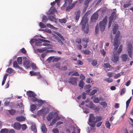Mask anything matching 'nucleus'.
Listing matches in <instances>:
<instances>
[{"label": "nucleus", "mask_w": 133, "mask_h": 133, "mask_svg": "<svg viewBox=\"0 0 133 133\" xmlns=\"http://www.w3.org/2000/svg\"><path fill=\"white\" fill-rule=\"evenodd\" d=\"M90 14L88 11L84 14L83 17L79 25H81V29L84 31V32L87 34L89 31V25L88 24V16Z\"/></svg>", "instance_id": "obj_1"}, {"label": "nucleus", "mask_w": 133, "mask_h": 133, "mask_svg": "<svg viewBox=\"0 0 133 133\" xmlns=\"http://www.w3.org/2000/svg\"><path fill=\"white\" fill-rule=\"evenodd\" d=\"M120 34V32L118 31L116 34L114 39V41L113 43V45L114 46V50H116L119 45V43L118 42V38Z\"/></svg>", "instance_id": "obj_2"}, {"label": "nucleus", "mask_w": 133, "mask_h": 133, "mask_svg": "<svg viewBox=\"0 0 133 133\" xmlns=\"http://www.w3.org/2000/svg\"><path fill=\"white\" fill-rule=\"evenodd\" d=\"M107 22V17L105 16L103 20L99 23V27L100 30L102 31H104L105 28V25Z\"/></svg>", "instance_id": "obj_3"}, {"label": "nucleus", "mask_w": 133, "mask_h": 133, "mask_svg": "<svg viewBox=\"0 0 133 133\" xmlns=\"http://www.w3.org/2000/svg\"><path fill=\"white\" fill-rule=\"evenodd\" d=\"M132 44L131 43H129L127 45V51H128V54L129 57L131 58L132 55Z\"/></svg>", "instance_id": "obj_4"}, {"label": "nucleus", "mask_w": 133, "mask_h": 133, "mask_svg": "<svg viewBox=\"0 0 133 133\" xmlns=\"http://www.w3.org/2000/svg\"><path fill=\"white\" fill-rule=\"evenodd\" d=\"M77 77H71L70 79L68 82L72 85L76 86L77 85Z\"/></svg>", "instance_id": "obj_5"}, {"label": "nucleus", "mask_w": 133, "mask_h": 133, "mask_svg": "<svg viewBox=\"0 0 133 133\" xmlns=\"http://www.w3.org/2000/svg\"><path fill=\"white\" fill-rule=\"evenodd\" d=\"M98 14L97 13H94L92 15L91 18V22H94L96 21L98 17Z\"/></svg>", "instance_id": "obj_6"}, {"label": "nucleus", "mask_w": 133, "mask_h": 133, "mask_svg": "<svg viewBox=\"0 0 133 133\" xmlns=\"http://www.w3.org/2000/svg\"><path fill=\"white\" fill-rule=\"evenodd\" d=\"M103 67L105 68H106L105 70L106 71H110L113 68V67L109 64L108 63H104L103 65Z\"/></svg>", "instance_id": "obj_7"}, {"label": "nucleus", "mask_w": 133, "mask_h": 133, "mask_svg": "<svg viewBox=\"0 0 133 133\" xmlns=\"http://www.w3.org/2000/svg\"><path fill=\"white\" fill-rule=\"evenodd\" d=\"M81 14V11L80 10H78L77 11H75V18L76 21L75 22H77L78 20H79Z\"/></svg>", "instance_id": "obj_8"}, {"label": "nucleus", "mask_w": 133, "mask_h": 133, "mask_svg": "<svg viewBox=\"0 0 133 133\" xmlns=\"http://www.w3.org/2000/svg\"><path fill=\"white\" fill-rule=\"evenodd\" d=\"M24 66L26 68H28L30 67V64L29 61L26 60L24 61L23 63Z\"/></svg>", "instance_id": "obj_9"}, {"label": "nucleus", "mask_w": 133, "mask_h": 133, "mask_svg": "<svg viewBox=\"0 0 133 133\" xmlns=\"http://www.w3.org/2000/svg\"><path fill=\"white\" fill-rule=\"evenodd\" d=\"M13 127L15 129L19 130L21 128V125L18 122H15L13 124Z\"/></svg>", "instance_id": "obj_10"}, {"label": "nucleus", "mask_w": 133, "mask_h": 133, "mask_svg": "<svg viewBox=\"0 0 133 133\" xmlns=\"http://www.w3.org/2000/svg\"><path fill=\"white\" fill-rule=\"evenodd\" d=\"M96 117H95L93 114L90 115L89 121L90 122L92 123L94 122L95 121Z\"/></svg>", "instance_id": "obj_11"}, {"label": "nucleus", "mask_w": 133, "mask_h": 133, "mask_svg": "<svg viewBox=\"0 0 133 133\" xmlns=\"http://www.w3.org/2000/svg\"><path fill=\"white\" fill-rule=\"evenodd\" d=\"M16 119L19 122L24 121L25 120V118L23 116H18L16 118Z\"/></svg>", "instance_id": "obj_12"}, {"label": "nucleus", "mask_w": 133, "mask_h": 133, "mask_svg": "<svg viewBox=\"0 0 133 133\" xmlns=\"http://www.w3.org/2000/svg\"><path fill=\"white\" fill-rule=\"evenodd\" d=\"M28 96L30 97H34L36 96V95L34 92L31 91H29L27 92Z\"/></svg>", "instance_id": "obj_13"}, {"label": "nucleus", "mask_w": 133, "mask_h": 133, "mask_svg": "<svg viewBox=\"0 0 133 133\" xmlns=\"http://www.w3.org/2000/svg\"><path fill=\"white\" fill-rule=\"evenodd\" d=\"M41 129L42 132L44 133L46 132L47 131V129L44 124H42L41 127Z\"/></svg>", "instance_id": "obj_14"}, {"label": "nucleus", "mask_w": 133, "mask_h": 133, "mask_svg": "<svg viewBox=\"0 0 133 133\" xmlns=\"http://www.w3.org/2000/svg\"><path fill=\"white\" fill-rule=\"evenodd\" d=\"M54 115L52 113H50L48 114L46 117L47 120L48 121H50L52 119Z\"/></svg>", "instance_id": "obj_15"}, {"label": "nucleus", "mask_w": 133, "mask_h": 133, "mask_svg": "<svg viewBox=\"0 0 133 133\" xmlns=\"http://www.w3.org/2000/svg\"><path fill=\"white\" fill-rule=\"evenodd\" d=\"M49 20L50 21H53L55 22H56V20L55 17L52 16H50L48 17Z\"/></svg>", "instance_id": "obj_16"}, {"label": "nucleus", "mask_w": 133, "mask_h": 133, "mask_svg": "<svg viewBox=\"0 0 133 133\" xmlns=\"http://www.w3.org/2000/svg\"><path fill=\"white\" fill-rule=\"evenodd\" d=\"M123 61L126 62L128 59V56L127 54H123L121 56Z\"/></svg>", "instance_id": "obj_17"}, {"label": "nucleus", "mask_w": 133, "mask_h": 133, "mask_svg": "<svg viewBox=\"0 0 133 133\" xmlns=\"http://www.w3.org/2000/svg\"><path fill=\"white\" fill-rule=\"evenodd\" d=\"M56 11V10L54 8H53V7H51L49 10V14H52L54 13Z\"/></svg>", "instance_id": "obj_18"}, {"label": "nucleus", "mask_w": 133, "mask_h": 133, "mask_svg": "<svg viewBox=\"0 0 133 133\" xmlns=\"http://www.w3.org/2000/svg\"><path fill=\"white\" fill-rule=\"evenodd\" d=\"M77 2V1H75L74 3H72L71 5L69 7H68L66 9V11L68 10L69 9H72L75 6V5Z\"/></svg>", "instance_id": "obj_19"}, {"label": "nucleus", "mask_w": 133, "mask_h": 133, "mask_svg": "<svg viewBox=\"0 0 133 133\" xmlns=\"http://www.w3.org/2000/svg\"><path fill=\"white\" fill-rule=\"evenodd\" d=\"M31 128L32 131L34 133H36L37 132V129L36 128V124L32 125L31 127Z\"/></svg>", "instance_id": "obj_20"}, {"label": "nucleus", "mask_w": 133, "mask_h": 133, "mask_svg": "<svg viewBox=\"0 0 133 133\" xmlns=\"http://www.w3.org/2000/svg\"><path fill=\"white\" fill-rule=\"evenodd\" d=\"M118 25L117 24H115L113 30V34H116L117 31L118 29Z\"/></svg>", "instance_id": "obj_21"}, {"label": "nucleus", "mask_w": 133, "mask_h": 133, "mask_svg": "<svg viewBox=\"0 0 133 133\" xmlns=\"http://www.w3.org/2000/svg\"><path fill=\"white\" fill-rule=\"evenodd\" d=\"M116 13L115 11H113L111 13V15L109 17V19L113 20L114 16H115V18H116Z\"/></svg>", "instance_id": "obj_22"}, {"label": "nucleus", "mask_w": 133, "mask_h": 133, "mask_svg": "<svg viewBox=\"0 0 133 133\" xmlns=\"http://www.w3.org/2000/svg\"><path fill=\"white\" fill-rule=\"evenodd\" d=\"M119 59V56H118L115 55L113 58L112 59V61L114 62H116L118 61Z\"/></svg>", "instance_id": "obj_23"}, {"label": "nucleus", "mask_w": 133, "mask_h": 133, "mask_svg": "<svg viewBox=\"0 0 133 133\" xmlns=\"http://www.w3.org/2000/svg\"><path fill=\"white\" fill-rule=\"evenodd\" d=\"M102 119V116H97L96 117V120L95 121V123L97 122H99Z\"/></svg>", "instance_id": "obj_24"}, {"label": "nucleus", "mask_w": 133, "mask_h": 133, "mask_svg": "<svg viewBox=\"0 0 133 133\" xmlns=\"http://www.w3.org/2000/svg\"><path fill=\"white\" fill-rule=\"evenodd\" d=\"M8 111L10 115H14L15 113L16 110L14 109H12L10 110H9Z\"/></svg>", "instance_id": "obj_25"}, {"label": "nucleus", "mask_w": 133, "mask_h": 133, "mask_svg": "<svg viewBox=\"0 0 133 133\" xmlns=\"http://www.w3.org/2000/svg\"><path fill=\"white\" fill-rule=\"evenodd\" d=\"M13 65L14 67L15 68H17L19 69H21V68L18 65L16 61H14L13 63Z\"/></svg>", "instance_id": "obj_26"}, {"label": "nucleus", "mask_w": 133, "mask_h": 133, "mask_svg": "<svg viewBox=\"0 0 133 133\" xmlns=\"http://www.w3.org/2000/svg\"><path fill=\"white\" fill-rule=\"evenodd\" d=\"M131 97L129 98L127 101L126 102V109L129 106V103H130L131 99Z\"/></svg>", "instance_id": "obj_27"}, {"label": "nucleus", "mask_w": 133, "mask_h": 133, "mask_svg": "<svg viewBox=\"0 0 133 133\" xmlns=\"http://www.w3.org/2000/svg\"><path fill=\"white\" fill-rule=\"evenodd\" d=\"M8 129L5 128L2 129L0 132V133H8Z\"/></svg>", "instance_id": "obj_28"}, {"label": "nucleus", "mask_w": 133, "mask_h": 133, "mask_svg": "<svg viewBox=\"0 0 133 133\" xmlns=\"http://www.w3.org/2000/svg\"><path fill=\"white\" fill-rule=\"evenodd\" d=\"M89 108L92 109H94L95 107V105L92 102L90 103L89 104Z\"/></svg>", "instance_id": "obj_29"}, {"label": "nucleus", "mask_w": 133, "mask_h": 133, "mask_svg": "<svg viewBox=\"0 0 133 133\" xmlns=\"http://www.w3.org/2000/svg\"><path fill=\"white\" fill-rule=\"evenodd\" d=\"M82 52L83 53V54L85 55H89L90 54V51L88 50H83L82 51Z\"/></svg>", "instance_id": "obj_30"}, {"label": "nucleus", "mask_w": 133, "mask_h": 133, "mask_svg": "<svg viewBox=\"0 0 133 133\" xmlns=\"http://www.w3.org/2000/svg\"><path fill=\"white\" fill-rule=\"evenodd\" d=\"M84 82L83 81H82V80H80L78 85L79 87H81L82 88H83L84 86Z\"/></svg>", "instance_id": "obj_31"}, {"label": "nucleus", "mask_w": 133, "mask_h": 133, "mask_svg": "<svg viewBox=\"0 0 133 133\" xmlns=\"http://www.w3.org/2000/svg\"><path fill=\"white\" fill-rule=\"evenodd\" d=\"M105 125L106 127H107V128L109 129H110L111 124L109 123V121H108L106 122L105 123Z\"/></svg>", "instance_id": "obj_32"}, {"label": "nucleus", "mask_w": 133, "mask_h": 133, "mask_svg": "<svg viewBox=\"0 0 133 133\" xmlns=\"http://www.w3.org/2000/svg\"><path fill=\"white\" fill-rule=\"evenodd\" d=\"M61 58L60 57H54L53 58L52 60L53 62H57Z\"/></svg>", "instance_id": "obj_33"}, {"label": "nucleus", "mask_w": 133, "mask_h": 133, "mask_svg": "<svg viewBox=\"0 0 133 133\" xmlns=\"http://www.w3.org/2000/svg\"><path fill=\"white\" fill-rule=\"evenodd\" d=\"M36 108V106L34 104H32L31 105V109L32 111H34Z\"/></svg>", "instance_id": "obj_34"}, {"label": "nucleus", "mask_w": 133, "mask_h": 133, "mask_svg": "<svg viewBox=\"0 0 133 133\" xmlns=\"http://www.w3.org/2000/svg\"><path fill=\"white\" fill-rule=\"evenodd\" d=\"M59 22L61 23H65L66 22V19L64 18L63 19H60L59 20Z\"/></svg>", "instance_id": "obj_35"}, {"label": "nucleus", "mask_w": 133, "mask_h": 133, "mask_svg": "<svg viewBox=\"0 0 133 133\" xmlns=\"http://www.w3.org/2000/svg\"><path fill=\"white\" fill-rule=\"evenodd\" d=\"M48 21V19L46 16L45 15L43 16L42 17V21L44 22H46Z\"/></svg>", "instance_id": "obj_36"}, {"label": "nucleus", "mask_w": 133, "mask_h": 133, "mask_svg": "<svg viewBox=\"0 0 133 133\" xmlns=\"http://www.w3.org/2000/svg\"><path fill=\"white\" fill-rule=\"evenodd\" d=\"M17 61L18 62V64H22V58L21 57H19L17 59Z\"/></svg>", "instance_id": "obj_37"}, {"label": "nucleus", "mask_w": 133, "mask_h": 133, "mask_svg": "<svg viewBox=\"0 0 133 133\" xmlns=\"http://www.w3.org/2000/svg\"><path fill=\"white\" fill-rule=\"evenodd\" d=\"M31 66L33 70H35L37 68L36 67V64H34V63H32L31 64Z\"/></svg>", "instance_id": "obj_38"}, {"label": "nucleus", "mask_w": 133, "mask_h": 133, "mask_svg": "<svg viewBox=\"0 0 133 133\" xmlns=\"http://www.w3.org/2000/svg\"><path fill=\"white\" fill-rule=\"evenodd\" d=\"M100 109V108L99 107H96L94 109L96 113H97L99 111Z\"/></svg>", "instance_id": "obj_39"}, {"label": "nucleus", "mask_w": 133, "mask_h": 133, "mask_svg": "<svg viewBox=\"0 0 133 133\" xmlns=\"http://www.w3.org/2000/svg\"><path fill=\"white\" fill-rule=\"evenodd\" d=\"M104 81L108 83H111L113 81V79L110 78H106L104 80Z\"/></svg>", "instance_id": "obj_40"}, {"label": "nucleus", "mask_w": 133, "mask_h": 133, "mask_svg": "<svg viewBox=\"0 0 133 133\" xmlns=\"http://www.w3.org/2000/svg\"><path fill=\"white\" fill-rule=\"evenodd\" d=\"M101 105L103 106L104 108H105L107 106V104L105 102H103L100 103Z\"/></svg>", "instance_id": "obj_41"}, {"label": "nucleus", "mask_w": 133, "mask_h": 133, "mask_svg": "<svg viewBox=\"0 0 133 133\" xmlns=\"http://www.w3.org/2000/svg\"><path fill=\"white\" fill-rule=\"evenodd\" d=\"M41 43L39 42V40H38L36 39V41L35 45L36 46H40L41 45Z\"/></svg>", "instance_id": "obj_42"}, {"label": "nucleus", "mask_w": 133, "mask_h": 133, "mask_svg": "<svg viewBox=\"0 0 133 133\" xmlns=\"http://www.w3.org/2000/svg\"><path fill=\"white\" fill-rule=\"evenodd\" d=\"M14 71L11 68H8L6 70V72L9 73H11L13 71Z\"/></svg>", "instance_id": "obj_43"}, {"label": "nucleus", "mask_w": 133, "mask_h": 133, "mask_svg": "<svg viewBox=\"0 0 133 133\" xmlns=\"http://www.w3.org/2000/svg\"><path fill=\"white\" fill-rule=\"evenodd\" d=\"M92 0H85L84 2V4L88 6L90 2Z\"/></svg>", "instance_id": "obj_44"}, {"label": "nucleus", "mask_w": 133, "mask_h": 133, "mask_svg": "<svg viewBox=\"0 0 133 133\" xmlns=\"http://www.w3.org/2000/svg\"><path fill=\"white\" fill-rule=\"evenodd\" d=\"M39 26L41 28H44L46 27V25L41 22H40L39 24Z\"/></svg>", "instance_id": "obj_45"}, {"label": "nucleus", "mask_w": 133, "mask_h": 133, "mask_svg": "<svg viewBox=\"0 0 133 133\" xmlns=\"http://www.w3.org/2000/svg\"><path fill=\"white\" fill-rule=\"evenodd\" d=\"M99 100L98 98L95 97L93 100V102L95 103H99Z\"/></svg>", "instance_id": "obj_46"}, {"label": "nucleus", "mask_w": 133, "mask_h": 133, "mask_svg": "<svg viewBox=\"0 0 133 133\" xmlns=\"http://www.w3.org/2000/svg\"><path fill=\"white\" fill-rule=\"evenodd\" d=\"M57 35L61 38L63 41H64L65 40L63 36L59 33H57Z\"/></svg>", "instance_id": "obj_47"}, {"label": "nucleus", "mask_w": 133, "mask_h": 133, "mask_svg": "<svg viewBox=\"0 0 133 133\" xmlns=\"http://www.w3.org/2000/svg\"><path fill=\"white\" fill-rule=\"evenodd\" d=\"M122 45H121L117 50V52L118 54H119L122 51Z\"/></svg>", "instance_id": "obj_48"}, {"label": "nucleus", "mask_w": 133, "mask_h": 133, "mask_svg": "<svg viewBox=\"0 0 133 133\" xmlns=\"http://www.w3.org/2000/svg\"><path fill=\"white\" fill-rule=\"evenodd\" d=\"M38 40L39 41H41L42 42H43L47 43H49V41H48L47 40H44V39H41L40 38L38 39Z\"/></svg>", "instance_id": "obj_49"}, {"label": "nucleus", "mask_w": 133, "mask_h": 133, "mask_svg": "<svg viewBox=\"0 0 133 133\" xmlns=\"http://www.w3.org/2000/svg\"><path fill=\"white\" fill-rule=\"evenodd\" d=\"M67 69V68L66 67V66H61L60 69V70H66Z\"/></svg>", "instance_id": "obj_50"}, {"label": "nucleus", "mask_w": 133, "mask_h": 133, "mask_svg": "<svg viewBox=\"0 0 133 133\" xmlns=\"http://www.w3.org/2000/svg\"><path fill=\"white\" fill-rule=\"evenodd\" d=\"M82 40L83 42L85 43H87L89 42V39L86 38H83Z\"/></svg>", "instance_id": "obj_51"}, {"label": "nucleus", "mask_w": 133, "mask_h": 133, "mask_svg": "<svg viewBox=\"0 0 133 133\" xmlns=\"http://www.w3.org/2000/svg\"><path fill=\"white\" fill-rule=\"evenodd\" d=\"M36 41V39H32L30 41V42L31 44H34Z\"/></svg>", "instance_id": "obj_52"}, {"label": "nucleus", "mask_w": 133, "mask_h": 133, "mask_svg": "<svg viewBox=\"0 0 133 133\" xmlns=\"http://www.w3.org/2000/svg\"><path fill=\"white\" fill-rule=\"evenodd\" d=\"M131 4L130 3H129L128 4H125L124 5L123 7L124 8H126L129 6H130L131 5Z\"/></svg>", "instance_id": "obj_53"}, {"label": "nucleus", "mask_w": 133, "mask_h": 133, "mask_svg": "<svg viewBox=\"0 0 133 133\" xmlns=\"http://www.w3.org/2000/svg\"><path fill=\"white\" fill-rule=\"evenodd\" d=\"M76 42L78 44H80L81 42V39L78 38H77L76 39Z\"/></svg>", "instance_id": "obj_54"}, {"label": "nucleus", "mask_w": 133, "mask_h": 133, "mask_svg": "<svg viewBox=\"0 0 133 133\" xmlns=\"http://www.w3.org/2000/svg\"><path fill=\"white\" fill-rule=\"evenodd\" d=\"M95 31L96 34H97L99 32V27L98 25H96L95 27Z\"/></svg>", "instance_id": "obj_55"}, {"label": "nucleus", "mask_w": 133, "mask_h": 133, "mask_svg": "<svg viewBox=\"0 0 133 133\" xmlns=\"http://www.w3.org/2000/svg\"><path fill=\"white\" fill-rule=\"evenodd\" d=\"M97 64V61L95 60H93L92 62V64L93 66H96Z\"/></svg>", "instance_id": "obj_56"}, {"label": "nucleus", "mask_w": 133, "mask_h": 133, "mask_svg": "<svg viewBox=\"0 0 133 133\" xmlns=\"http://www.w3.org/2000/svg\"><path fill=\"white\" fill-rule=\"evenodd\" d=\"M27 127L25 124H23L22 125L21 128L22 130H25L26 129Z\"/></svg>", "instance_id": "obj_57"}, {"label": "nucleus", "mask_w": 133, "mask_h": 133, "mask_svg": "<svg viewBox=\"0 0 133 133\" xmlns=\"http://www.w3.org/2000/svg\"><path fill=\"white\" fill-rule=\"evenodd\" d=\"M21 52L23 54H25L26 52V51L24 48H22L20 50Z\"/></svg>", "instance_id": "obj_58"}, {"label": "nucleus", "mask_w": 133, "mask_h": 133, "mask_svg": "<svg viewBox=\"0 0 133 133\" xmlns=\"http://www.w3.org/2000/svg\"><path fill=\"white\" fill-rule=\"evenodd\" d=\"M97 90L96 89L92 90L91 93L90 94L91 95H94L97 92Z\"/></svg>", "instance_id": "obj_59"}, {"label": "nucleus", "mask_w": 133, "mask_h": 133, "mask_svg": "<svg viewBox=\"0 0 133 133\" xmlns=\"http://www.w3.org/2000/svg\"><path fill=\"white\" fill-rule=\"evenodd\" d=\"M31 101L33 102L37 101V98L35 97H32L31 98Z\"/></svg>", "instance_id": "obj_60"}, {"label": "nucleus", "mask_w": 133, "mask_h": 133, "mask_svg": "<svg viewBox=\"0 0 133 133\" xmlns=\"http://www.w3.org/2000/svg\"><path fill=\"white\" fill-rule=\"evenodd\" d=\"M55 66L56 67L58 68L59 70H60V69L61 68L60 67V63H57L55 64Z\"/></svg>", "instance_id": "obj_61"}, {"label": "nucleus", "mask_w": 133, "mask_h": 133, "mask_svg": "<svg viewBox=\"0 0 133 133\" xmlns=\"http://www.w3.org/2000/svg\"><path fill=\"white\" fill-rule=\"evenodd\" d=\"M80 78L81 79V80L83 81V80H84L85 79V76L81 74L80 75Z\"/></svg>", "instance_id": "obj_62"}, {"label": "nucleus", "mask_w": 133, "mask_h": 133, "mask_svg": "<svg viewBox=\"0 0 133 133\" xmlns=\"http://www.w3.org/2000/svg\"><path fill=\"white\" fill-rule=\"evenodd\" d=\"M113 73L112 72H110L107 73V75L110 78L112 77Z\"/></svg>", "instance_id": "obj_63"}, {"label": "nucleus", "mask_w": 133, "mask_h": 133, "mask_svg": "<svg viewBox=\"0 0 133 133\" xmlns=\"http://www.w3.org/2000/svg\"><path fill=\"white\" fill-rule=\"evenodd\" d=\"M30 73L31 76L36 75L37 74L36 72H35L32 71H30Z\"/></svg>", "instance_id": "obj_64"}]
</instances>
